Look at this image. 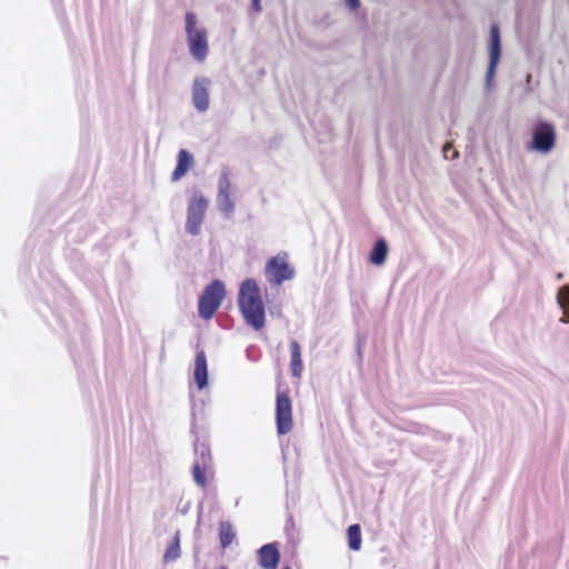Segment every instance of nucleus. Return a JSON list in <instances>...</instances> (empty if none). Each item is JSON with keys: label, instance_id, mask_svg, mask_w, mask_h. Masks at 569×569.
<instances>
[{"label": "nucleus", "instance_id": "obj_11", "mask_svg": "<svg viewBox=\"0 0 569 569\" xmlns=\"http://www.w3.org/2000/svg\"><path fill=\"white\" fill-rule=\"evenodd\" d=\"M193 378L199 390L208 383L207 357L203 350H199L196 355Z\"/></svg>", "mask_w": 569, "mask_h": 569}, {"label": "nucleus", "instance_id": "obj_19", "mask_svg": "<svg viewBox=\"0 0 569 569\" xmlns=\"http://www.w3.org/2000/svg\"><path fill=\"white\" fill-rule=\"evenodd\" d=\"M557 299L558 303L563 309V315L567 316L568 318L566 321H569V287H561L558 292Z\"/></svg>", "mask_w": 569, "mask_h": 569}, {"label": "nucleus", "instance_id": "obj_4", "mask_svg": "<svg viewBox=\"0 0 569 569\" xmlns=\"http://www.w3.org/2000/svg\"><path fill=\"white\" fill-rule=\"evenodd\" d=\"M264 276L269 283L280 286L295 277V268L289 263L287 252H280L271 257L264 267Z\"/></svg>", "mask_w": 569, "mask_h": 569}, {"label": "nucleus", "instance_id": "obj_12", "mask_svg": "<svg viewBox=\"0 0 569 569\" xmlns=\"http://www.w3.org/2000/svg\"><path fill=\"white\" fill-rule=\"evenodd\" d=\"M218 202L220 210L227 214L231 213L233 210V202L230 197V181L228 174L224 173L219 182V194Z\"/></svg>", "mask_w": 569, "mask_h": 569}, {"label": "nucleus", "instance_id": "obj_15", "mask_svg": "<svg viewBox=\"0 0 569 569\" xmlns=\"http://www.w3.org/2000/svg\"><path fill=\"white\" fill-rule=\"evenodd\" d=\"M236 539V532L229 521H222L219 526V540L222 549L228 548Z\"/></svg>", "mask_w": 569, "mask_h": 569}, {"label": "nucleus", "instance_id": "obj_10", "mask_svg": "<svg viewBox=\"0 0 569 569\" xmlns=\"http://www.w3.org/2000/svg\"><path fill=\"white\" fill-rule=\"evenodd\" d=\"M259 565L263 569H277L280 553L276 545L268 543L258 550Z\"/></svg>", "mask_w": 569, "mask_h": 569}, {"label": "nucleus", "instance_id": "obj_18", "mask_svg": "<svg viewBox=\"0 0 569 569\" xmlns=\"http://www.w3.org/2000/svg\"><path fill=\"white\" fill-rule=\"evenodd\" d=\"M180 557V537L179 532L176 533L172 542L168 546L164 555L163 562L168 563L177 560Z\"/></svg>", "mask_w": 569, "mask_h": 569}, {"label": "nucleus", "instance_id": "obj_5", "mask_svg": "<svg viewBox=\"0 0 569 569\" xmlns=\"http://www.w3.org/2000/svg\"><path fill=\"white\" fill-rule=\"evenodd\" d=\"M276 425L278 435H287L293 428L292 402L287 391L277 392Z\"/></svg>", "mask_w": 569, "mask_h": 569}, {"label": "nucleus", "instance_id": "obj_14", "mask_svg": "<svg viewBox=\"0 0 569 569\" xmlns=\"http://www.w3.org/2000/svg\"><path fill=\"white\" fill-rule=\"evenodd\" d=\"M290 353H291V361H290V369L291 373L295 378H301L302 371H303V363L301 358V347L297 340H292L290 342Z\"/></svg>", "mask_w": 569, "mask_h": 569}, {"label": "nucleus", "instance_id": "obj_3", "mask_svg": "<svg viewBox=\"0 0 569 569\" xmlns=\"http://www.w3.org/2000/svg\"><path fill=\"white\" fill-rule=\"evenodd\" d=\"M186 32L190 53L196 60L203 61L208 54L207 31L197 28V17L192 12L186 14Z\"/></svg>", "mask_w": 569, "mask_h": 569}, {"label": "nucleus", "instance_id": "obj_23", "mask_svg": "<svg viewBox=\"0 0 569 569\" xmlns=\"http://www.w3.org/2000/svg\"><path fill=\"white\" fill-rule=\"evenodd\" d=\"M259 1H260V0H252L253 4L256 6V8H257L258 10L260 9V7H259Z\"/></svg>", "mask_w": 569, "mask_h": 569}, {"label": "nucleus", "instance_id": "obj_7", "mask_svg": "<svg viewBox=\"0 0 569 569\" xmlns=\"http://www.w3.org/2000/svg\"><path fill=\"white\" fill-rule=\"evenodd\" d=\"M555 142V127L549 122H539L533 130L531 148L541 152H548L553 148Z\"/></svg>", "mask_w": 569, "mask_h": 569}, {"label": "nucleus", "instance_id": "obj_6", "mask_svg": "<svg viewBox=\"0 0 569 569\" xmlns=\"http://www.w3.org/2000/svg\"><path fill=\"white\" fill-rule=\"evenodd\" d=\"M208 201L203 197L193 198L188 207L187 231L193 236L198 234L203 222Z\"/></svg>", "mask_w": 569, "mask_h": 569}, {"label": "nucleus", "instance_id": "obj_2", "mask_svg": "<svg viewBox=\"0 0 569 569\" xmlns=\"http://www.w3.org/2000/svg\"><path fill=\"white\" fill-rule=\"evenodd\" d=\"M226 297L224 284L220 280H213L208 284L199 298L198 312L204 319H211Z\"/></svg>", "mask_w": 569, "mask_h": 569}, {"label": "nucleus", "instance_id": "obj_20", "mask_svg": "<svg viewBox=\"0 0 569 569\" xmlns=\"http://www.w3.org/2000/svg\"><path fill=\"white\" fill-rule=\"evenodd\" d=\"M192 476L193 480L198 486L204 488L207 486L206 479V468L204 466H200L199 463H194L192 467Z\"/></svg>", "mask_w": 569, "mask_h": 569}, {"label": "nucleus", "instance_id": "obj_13", "mask_svg": "<svg viewBox=\"0 0 569 569\" xmlns=\"http://www.w3.org/2000/svg\"><path fill=\"white\" fill-rule=\"evenodd\" d=\"M192 166H193L192 156L187 150L181 149L178 153L177 167L172 172L171 180L172 181L180 180Z\"/></svg>", "mask_w": 569, "mask_h": 569}, {"label": "nucleus", "instance_id": "obj_9", "mask_svg": "<svg viewBox=\"0 0 569 569\" xmlns=\"http://www.w3.org/2000/svg\"><path fill=\"white\" fill-rule=\"evenodd\" d=\"M208 79H196L192 86V102L198 111H206L209 108Z\"/></svg>", "mask_w": 569, "mask_h": 569}, {"label": "nucleus", "instance_id": "obj_8", "mask_svg": "<svg viewBox=\"0 0 569 569\" xmlns=\"http://www.w3.org/2000/svg\"><path fill=\"white\" fill-rule=\"evenodd\" d=\"M489 53H490V60L489 66L486 74L487 83L490 84L495 72L497 64L499 63L500 56H501V44H500V31L499 27L497 24H491L490 27V39H489Z\"/></svg>", "mask_w": 569, "mask_h": 569}, {"label": "nucleus", "instance_id": "obj_17", "mask_svg": "<svg viewBox=\"0 0 569 569\" xmlns=\"http://www.w3.org/2000/svg\"><path fill=\"white\" fill-rule=\"evenodd\" d=\"M348 546L351 550L358 551L361 548V529L358 523L351 525L347 530Z\"/></svg>", "mask_w": 569, "mask_h": 569}, {"label": "nucleus", "instance_id": "obj_24", "mask_svg": "<svg viewBox=\"0 0 569 569\" xmlns=\"http://www.w3.org/2000/svg\"><path fill=\"white\" fill-rule=\"evenodd\" d=\"M282 569H291V568H290V567H284V568H282Z\"/></svg>", "mask_w": 569, "mask_h": 569}, {"label": "nucleus", "instance_id": "obj_1", "mask_svg": "<svg viewBox=\"0 0 569 569\" xmlns=\"http://www.w3.org/2000/svg\"><path fill=\"white\" fill-rule=\"evenodd\" d=\"M239 309L246 322L261 330L266 325V311L260 288L254 279H246L238 293Z\"/></svg>", "mask_w": 569, "mask_h": 569}, {"label": "nucleus", "instance_id": "obj_21", "mask_svg": "<svg viewBox=\"0 0 569 569\" xmlns=\"http://www.w3.org/2000/svg\"><path fill=\"white\" fill-rule=\"evenodd\" d=\"M452 149V146L451 143H446L442 148V152H443V156L445 158H450V156L448 154V152H450V150ZM458 156V152L457 151H453L452 156H451V159L456 158Z\"/></svg>", "mask_w": 569, "mask_h": 569}, {"label": "nucleus", "instance_id": "obj_22", "mask_svg": "<svg viewBox=\"0 0 569 569\" xmlns=\"http://www.w3.org/2000/svg\"><path fill=\"white\" fill-rule=\"evenodd\" d=\"M345 1H346V3L349 6V8H350L351 10H356V9H358V8H359V6H360L359 0H345Z\"/></svg>", "mask_w": 569, "mask_h": 569}, {"label": "nucleus", "instance_id": "obj_16", "mask_svg": "<svg viewBox=\"0 0 569 569\" xmlns=\"http://www.w3.org/2000/svg\"><path fill=\"white\" fill-rule=\"evenodd\" d=\"M387 253H388L387 242L383 239H379L376 242V244L370 253L371 263H373L376 266H381L386 261Z\"/></svg>", "mask_w": 569, "mask_h": 569}]
</instances>
